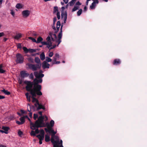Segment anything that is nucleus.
Returning a JSON list of instances; mask_svg holds the SVG:
<instances>
[{
	"label": "nucleus",
	"mask_w": 147,
	"mask_h": 147,
	"mask_svg": "<svg viewBox=\"0 0 147 147\" xmlns=\"http://www.w3.org/2000/svg\"><path fill=\"white\" fill-rule=\"evenodd\" d=\"M48 120V117L46 115L40 116L34 123L31 122V129L34 130L36 127H47V128H52L54 125V121L52 120L49 123L47 122L45 123L44 121H46Z\"/></svg>",
	"instance_id": "f257e3e1"
},
{
	"label": "nucleus",
	"mask_w": 147,
	"mask_h": 147,
	"mask_svg": "<svg viewBox=\"0 0 147 147\" xmlns=\"http://www.w3.org/2000/svg\"><path fill=\"white\" fill-rule=\"evenodd\" d=\"M42 72V71H40L39 72L35 71L34 72V75L36 78L34 80L33 82L30 81H25L24 83L27 85L26 86V90L28 91H30V93L32 90L34 89V86L36 87L38 85H40L38 84V83H40L42 82V80L41 78L44 76V74H41Z\"/></svg>",
	"instance_id": "f03ea898"
},
{
	"label": "nucleus",
	"mask_w": 147,
	"mask_h": 147,
	"mask_svg": "<svg viewBox=\"0 0 147 147\" xmlns=\"http://www.w3.org/2000/svg\"><path fill=\"white\" fill-rule=\"evenodd\" d=\"M41 89V85H38L36 87L34 86V89L31 92V94L32 95V102L34 103L35 106L38 110L40 109H45L44 107L42 105L40 104L38 102V100L34 98L36 96V94L38 95H42V93L40 91Z\"/></svg>",
	"instance_id": "7ed1b4c3"
},
{
	"label": "nucleus",
	"mask_w": 147,
	"mask_h": 147,
	"mask_svg": "<svg viewBox=\"0 0 147 147\" xmlns=\"http://www.w3.org/2000/svg\"><path fill=\"white\" fill-rule=\"evenodd\" d=\"M62 37H47V41H43L41 42L42 45H46L47 47L50 50L55 48L56 46V44L57 43V46L61 42V38Z\"/></svg>",
	"instance_id": "20e7f679"
},
{
	"label": "nucleus",
	"mask_w": 147,
	"mask_h": 147,
	"mask_svg": "<svg viewBox=\"0 0 147 147\" xmlns=\"http://www.w3.org/2000/svg\"><path fill=\"white\" fill-rule=\"evenodd\" d=\"M49 129V133H52L53 134L52 135V138L51 142L53 144V147H63L62 145V141L61 140L60 141V139L57 136L55 135L56 133V132L55 131L52 129V128H48Z\"/></svg>",
	"instance_id": "39448f33"
},
{
	"label": "nucleus",
	"mask_w": 147,
	"mask_h": 147,
	"mask_svg": "<svg viewBox=\"0 0 147 147\" xmlns=\"http://www.w3.org/2000/svg\"><path fill=\"white\" fill-rule=\"evenodd\" d=\"M27 65H28L29 68L32 69L33 71H35L38 69H40L41 65V64L34 65L31 64H28Z\"/></svg>",
	"instance_id": "423d86ee"
},
{
	"label": "nucleus",
	"mask_w": 147,
	"mask_h": 147,
	"mask_svg": "<svg viewBox=\"0 0 147 147\" xmlns=\"http://www.w3.org/2000/svg\"><path fill=\"white\" fill-rule=\"evenodd\" d=\"M17 59L16 60L17 63H22L24 61L23 56L20 54L18 53L16 55Z\"/></svg>",
	"instance_id": "0eeeda50"
},
{
	"label": "nucleus",
	"mask_w": 147,
	"mask_h": 147,
	"mask_svg": "<svg viewBox=\"0 0 147 147\" xmlns=\"http://www.w3.org/2000/svg\"><path fill=\"white\" fill-rule=\"evenodd\" d=\"M27 36H38V37H40V36L38 34L36 33V32L32 31H30L28 33L26 34Z\"/></svg>",
	"instance_id": "6e6552de"
},
{
	"label": "nucleus",
	"mask_w": 147,
	"mask_h": 147,
	"mask_svg": "<svg viewBox=\"0 0 147 147\" xmlns=\"http://www.w3.org/2000/svg\"><path fill=\"white\" fill-rule=\"evenodd\" d=\"M29 38L30 40H31L32 41L34 42H36L37 43H39L43 39L42 37H38L37 38V40L36 41L34 37H28Z\"/></svg>",
	"instance_id": "1a4fd4ad"
},
{
	"label": "nucleus",
	"mask_w": 147,
	"mask_h": 147,
	"mask_svg": "<svg viewBox=\"0 0 147 147\" xmlns=\"http://www.w3.org/2000/svg\"><path fill=\"white\" fill-rule=\"evenodd\" d=\"M30 13V11L28 10H24L22 12V15L24 17H27L29 16Z\"/></svg>",
	"instance_id": "9d476101"
},
{
	"label": "nucleus",
	"mask_w": 147,
	"mask_h": 147,
	"mask_svg": "<svg viewBox=\"0 0 147 147\" xmlns=\"http://www.w3.org/2000/svg\"><path fill=\"white\" fill-rule=\"evenodd\" d=\"M61 16L62 19H64V22L65 23L67 18V12L66 11H65V12L64 13L62 11L61 13Z\"/></svg>",
	"instance_id": "9b49d317"
},
{
	"label": "nucleus",
	"mask_w": 147,
	"mask_h": 147,
	"mask_svg": "<svg viewBox=\"0 0 147 147\" xmlns=\"http://www.w3.org/2000/svg\"><path fill=\"white\" fill-rule=\"evenodd\" d=\"M20 75L23 78L27 77L29 76V74L26 73V71H21Z\"/></svg>",
	"instance_id": "f8f14e48"
},
{
	"label": "nucleus",
	"mask_w": 147,
	"mask_h": 147,
	"mask_svg": "<svg viewBox=\"0 0 147 147\" xmlns=\"http://www.w3.org/2000/svg\"><path fill=\"white\" fill-rule=\"evenodd\" d=\"M50 64L45 61H44L42 64V67L44 69L49 68Z\"/></svg>",
	"instance_id": "ddd939ff"
},
{
	"label": "nucleus",
	"mask_w": 147,
	"mask_h": 147,
	"mask_svg": "<svg viewBox=\"0 0 147 147\" xmlns=\"http://www.w3.org/2000/svg\"><path fill=\"white\" fill-rule=\"evenodd\" d=\"M121 63V61L120 59H116L114 61L113 65H118L120 64Z\"/></svg>",
	"instance_id": "4468645a"
},
{
	"label": "nucleus",
	"mask_w": 147,
	"mask_h": 147,
	"mask_svg": "<svg viewBox=\"0 0 147 147\" xmlns=\"http://www.w3.org/2000/svg\"><path fill=\"white\" fill-rule=\"evenodd\" d=\"M2 129L3 130V131L5 132V133L6 134H8V131L9 129V128L7 127L3 126Z\"/></svg>",
	"instance_id": "2eb2a0df"
},
{
	"label": "nucleus",
	"mask_w": 147,
	"mask_h": 147,
	"mask_svg": "<svg viewBox=\"0 0 147 147\" xmlns=\"http://www.w3.org/2000/svg\"><path fill=\"white\" fill-rule=\"evenodd\" d=\"M59 58V55L58 53H56L53 57V61H55Z\"/></svg>",
	"instance_id": "dca6fc26"
},
{
	"label": "nucleus",
	"mask_w": 147,
	"mask_h": 147,
	"mask_svg": "<svg viewBox=\"0 0 147 147\" xmlns=\"http://www.w3.org/2000/svg\"><path fill=\"white\" fill-rule=\"evenodd\" d=\"M57 31H55V33L53 32H50L49 33V36H48V37H52L53 36H54V37H57L55 34V33H57Z\"/></svg>",
	"instance_id": "f3484780"
},
{
	"label": "nucleus",
	"mask_w": 147,
	"mask_h": 147,
	"mask_svg": "<svg viewBox=\"0 0 147 147\" xmlns=\"http://www.w3.org/2000/svg\"><path fill=\"white\" fill-rule=\"evenodd\" d=\"M35 61L38 64H41L40 63V60L38 57H36L35 58Z\"/></svg>",
	"instance_id": "a211bd4d"
},
{
	"label": "nucleus",
	"mask_w": 147,
	"mask_h": 147,
	"mask_svg": "<svg viewBox=\"0 0 147 147\" xmlns=\"http://www.w3.org/2000/svg\"><path fill=\"white\" fill-rule=\"evenodd\" d=\"M36 137L39 139V140H43L44 139L45 136L39 134L37 135L36 136Z\"/></svg>",
	"instance_id": "6ab92c4d"
},
{
	"label": "nucleus",
	"mask_w": 147,
	"mask_h": 147,
	"mask_svg": "<svg viewBox=\"0 0 147 147\" xmlns=\"http://www.w3.org/2000/svg\"><path fill=\"white\" fill-rule=\"evenodd\" d=\"M40 59L42 60L43 61L45 59V56L44 53H42L40 55Z\"/></svg>",
	"instance_id": "aec40b11"
},
{
	"label": "nucleus",
	"mask_w": 147,
	"mask_h": 147,
	"mask_svg": "<svg viewBox=\"0 0 147 147\" xmlns=\"http://www.w3.org/2000/svg\"><path fill=\"white\" fill-rule=\"evenodd\" d=\"M50 140V137L47 134H46L45 136V141L48 142Z\"/></svg>",
	"instance_id": "412c9836"
},
{
	"label": "nucleus",
	"mask_w": 147,
	"mask_h": 147,
	"mask_svg": "<svg viewBox=\"0 0 147 147\" xmlns=\"http://www.w3.org/2000/svg\"><path fill=\"white\" fill-rule=\"evenodd\" d=\"M96 6V4H95V2H93L91 5L90 6V8L91 9H94Z\"/></svg>",
	"instance_id": "4be33fe9"
},
{
	"label": "nucleus",
	"mask_w": 147,
	"mask_h": 147,
	"mask_svg": "<svg viewBox=\"0 0 147 147\" xmlns=\"http://www.w3.org/2000/svg\"><path fill=\"white\" fill-rule=\"evenodd\" d=\"M60 25L61 23L60 21H58L57 23V31L59 30V28Z\"/></svg>",
	"instance_id": "5701e85b"
},
{
	"label": "nucleus",
	"mask_w": 147,
	"mask_h": 147,
	"mask_svg": "<svg viewBox=\"0 0 147 147\" xmlns=\"http://www.w3.org/2000/svg\"><path fill=\"white\" fill-rule=\"evenodd\" d=\"M3 67V65L1 64L0 65V73H4L5 72V71L2 69Z\"/></svg>",
	"instance_id": "b1692460"
},
{
	"label": "nucleus",
	"mask_w": 147,
	"mask_h": 147,
	"mask_svg": "<svg viewBox=\"0 0 147 147\" xmlns=\"http://www.w3.org/2000/svg\"><path fill=\"white\" fill-rule=\"evenodd\" d=\"M25 95L26 97V98H27V100L30 102V96H29V93H26Z\"/></svg>",
	"instance_id": "393cba45"
},
{
	"label": "nucleus",
	"mask_w": 147,
	"mask_h": 147,
	"mask_svg": "<svg viewBox=\"0 0 147 147\" xmlns=\"http://www.w3.org/2000/svg\"><path fill=\"white\" fill-rule=\"evenodd\" d=\"M37 49H29V52L30 53H35L36 52Z\"/></svg>",
	"instance_id": "a878e982"
},
{
	"label": "nucleus",
	"mask_w": 147,
	"mask_h": 147,
	"mask_svg": "<svg viewBox=\"0 0 147 147\" xmlns=\"http://www.w3.org/2000/svg\"><path fill=\"white\" fill-rule=\"evenodd\" d=\"M63 26L62 25L61 26L60 28V32L59 33L58 37H62V28Z\"/></svg>",
	"instance_id": "bb28decb"
},
{
	"label": "nucleus",
	"mask_w": 147,
	"mask_h": 147,
	"mask_svg": "<svg viewBox=\"0 0 147 147\" xmlns=\"http://www.w3.org/2000/svg\"><path fill=\"white\" fill-rule=\"evenodd\" d=\"M79 8V7L78 6H74V7L72 9V12H74V11H76V10L78 9Z\"/></svg>",
	"instance_id": "cd10ccee"
},
{
	"label": "nucleus",
	"mask_w": 147,
	"mask_h": 147,
	"mask_svg": "<svg viewBox=\"0 0 147 147\" xmlns=\"http://www.w3.org/2000/svg\"><path fill=\"white\" fill-rule=\"evenodd\" d=\"M23 34H21L20 33L18 32L17 33L16 35L15 36H13V37H22V36H24V35H22Z\"/></svg>",
	"instance_id": "c85d7f7f"
},
{
	"label": "nucleus",
	"mask_w": 147,
	"mask_h": 147,
	"mask_svg": "<svg viewBox=\"0 0 147 147\" xmlns=\"http://www.w3.org/2000/svg\"><path fill=\"white\" fill-rule=\"evenodd\" d=\"M16 7L17 8L19 9L22 8V5L20 3L17 4L16 5Z\"/></svg>",
	"instance_id": "c756f323"
},
{
	"label": "nucleus",
	"mask_w": 147,
	"mask_h": 147,
	"mask_svg": "<svg viewBox=\"0 0 147 147\" xmlns=\"http://www.w3.org/2000/svg\"><path fill=\"white\" fill-rule=\"evenodd\" d=\"M45 60L47 62H51L52 60L51 58L48 57H46Z\"/></svg>",
	"instance_id": "7c9ffc66"
},
{
	"label": "nucleus",
	"mask_w": 147,
	"mask_h": 147,
	"mask_svg": "<svg viewBox=\"0 0 147 147\" xmlns=\"http://www.w3.org/2000/svg\"><path fill=\"white\" fill-rule=\"evenodd\" d=\"M82 9H80L77 12V15L78 16H80L82 14Z\"/></svg>",
	"instance_id": "2f4dec72"
},
{
	"label": "nucleus",
	"mask_w": 147,
	"mask_h": 147,
	"mask_svg": "<svg viewBox=\"0 0 147 147\" xmlns=\"http://www.w3.org/2000/svg\"><path fill=\"white\" fill-rule=\"evenodd\" d=\"M56 12H59L58 7L57 6H55L54 8L53 13H55Z\"/></svg>",
	"instance_id": "473e14b6"
},
{
	"label": "nucleus",
	"mask_w": 147,
	"mask_h": 147,
	"mask_svg": "<svg viewBox=\"0 0 147 147\" xmlns=\"http://www.w3.org/2000/svg\"><path fill=\"white\" fill-rule=\"evenodd\" d=\"M23 49L26 53H27L29 52V49H27L26 47H23Z\"/></svg>",
	"instance_id": "72a5a7b5"
},
{
	"label": "nucleus",
	"mask_w": 147,
	"mask_h": 147,
	"mask_svg": "<svg viewBox=\"0 0 147 147\" xmlns=\"http://www.w3.org/2000/svg\"><path fill=\"white\" fill-rule=\"evenodd\" d=\"M30 134L31 136H35L36 133L34 131L32 130L30 133Z\"/></svg>",
	"instance_id": "f704fd0d"
},
{
	"label": "nucleus",
	"mask_w": 147,
	"mask_h": 147,
	"mask_svg": "<svg viewBox=\"0 0 147 147\" xmlns=\"http://www.w3.org/2000/svg\"><path fill=\"white\" fill-rule=\"evenodd\" d=\"M20 120L21 122L23 123V124L25 122V119H24V117H23L20 118Z\"/></svg>",
	"instance_id": "c9c22d12"
},
{
	"label": "nucleus",
	"mask_w": 147,
	"mask_h": 147,
	"mask_svg": "<svg viewBox=\"0 0 147 147\" xmlns=\"http://www.w3.org/2000/svg\"><path fill=\"white\" fill-rule=\"evenodd\" d=\"M40 135L45 136V132L43 129H42L40 130Z\"/></svg>",
	"instance_id": "e433bc0d"
},
{
	"label": "nucleus",
	"mask_w": 147,
	"mask_h": 147,
	"mask_svg": "<svg viewBox=\"0 0 147 147\" xmlns=\"http://www.w3.org/2000/svg\"><path fill=\"white\" fill-rule=\"evenodd\" d=\"M75 3V2L74 1H73L71 0L70 2L69 3V5L70 6H73Z\"/></svg>",
	"instance_id": "4c0bfd02"
},
{
	"label": "nucleus",
	"mask_w": 147,
	"mask_h": 147,
	"mask_svg": "<svg viewBox=\"0 0 147 147\" xmlns=\"http://www.w3.org/2000/svg\"><path fill=\"white\" fill-rule=\"evenodd\" d=\"M28 61L31 63H33L34 60L32 58H28Z\"/></svg>",
	"instance_id": "58836bf2"
},
{
	"label": "nucleus",
	"mask_w": 147,
	"mask_h": 147,
	"mask_svg": "<svg viewBox=\"0 0 147 147\" xmlns=\"http://www.w3.org/2000/svg\"><path fill=\"white\" fill-rule=\"evenodd\" d=\"M24 117V119H25L26 118L28 119L29 120V121L30 122V126L31 127V122H32L30 120V119L28 118V116L27 115H26L23 117Z\"/></svg>",
	"instance_id": "ea45409f"
},
{
	"label": "nucleus",
	"mask_w": 147,
	"mask_h": 147,
	"mask_svg": "<svg viewBox=\"0 0 147 147\" xmlns=\"http://www.w3.org/2000/svg\"><path fill=\"white\" fill-rule=\"evenodd\" d=\"M60 63V62L59 61H52L53 64H59Z\"/></svg>",
	"instance_id": "a19ab883"
},
{
	"label": "nucleus",
	"mask_w": 147,
	"mask_h": 147,
	"mask_svg": "<svg viewBox=\"0 0 147 147\" xmlns=\"http://www.w3.org/2000/svg\"><path fill=\"white\" fill-rule=\"evenodd\" d=\"M57 17L58 20H59L60 19V12H57Z\"/></svg>",
	"instance_id": "79ce46f5"
},
{
	"label": "nucleus",
	"mask_w": 147,
	"mask_h": 147,
	"mask_svg": "<svg viewBox=\"0 0 147 147\" xmlns=\"http://www.w3.org/2000/svg\"><path fill=\"white\" fill-rule=\"evenodd\" d=\"M5 32H2L0 33V37H2V36H5Z\"/></svg>",
	"instance_id": "37998d69"
},
{
	"label": "nucleus",
	"mask_w": 147,
	"mask_h": 147,
	"mask_svg": "<svg viewBox=\"0 0 147 147\" xmlns=\"http://www.w3.org/2000/svg\"><path fill=\"white\" fill-rule=\"evenodd\" d=\"M38 117V115L36 114H34V120H36V119Z\"/></svg>",
	"instance_id": "c03bdc74"
},
{
	"label": "nucleus",
	"mask_w": 147,
	"mask_h": 147,
	"mask_svg": "<svg viewBox=\"0 0 147 147\" xmlns=\"http://www.w3.org/2000/svg\"><path fill=\"white\" fill-rule=\"evenodd\" d=\"M18 134L19 136H21L23 134V133L22 131L19 130L18 131Z\"/></svg>",
	"instance_id": "a18cd8bd"
},
{
	"label": "nucleus",
	"mask_w": 147,
	"mask_h": 147,
	"mask_svg": "<svg viewBox=\"0 0 147 147\" xmlns=\"http://www.w3.org/2000/svg\"><path fill=\"white\" fill-rule=\"evenodd\" d=\"M53 55V52H50L49 54V56L50 57H51Z\"/></svg>",
	"instance_id": "49530a36"
},
{
	"label": "nucleus",
	"mask_w": 147,
	"mask_h": 147,
	"mask_svg": "<svg viewBox=\"0 0 147 147\" xmlns=\"http://www.w3.org/2000/svg\"><path fill=\"white\" fill-rule=\"evenodd\" d=\"M29 77L30 79H33L34 78V75L32 73H31L30 74Z\"/></svg>",
	"instance_id": "de8ad7c7"
},
{
	"label": "nucleus",
	"mask_w": 147,
	"mask_h": 147,
	"mask_svg": "<svg viewBox=\"0 0 147 147\" xmlns=\"http://www.w3.org/2000/svg\"><path fill=\"white\" fill-rule=\"evenodd\" d=\"M38 127L37 128V127H36L34 129H35L36 128H37V129H36L35 130V133L36 134H38L39 133V130H38Z\"/></svg>",
	"instance_id": "09e8293b"
},
{
	"label": "nucleus",
	"mask_w": 147,
	"mask_h": 147,
	"mask_svg": "<svg viewBox=\"0 0 147 147\" xmlns=\"http://www.w3.org/2000/svg\"><path fill=\"white\" fill-rule=\"evenodd\" d=\"M4 93L7 95H9L10 94V92L8 91L7 90H6L5 91Z\"/></svg>",
	"instance_id": "8fccbe9b"
},
{
	"label": "nucleus",
	"mask_w": 147,
	"mask_h": 147,
	"mask_svg": "<svg viewBox=\"0 0 147 147\" xmlns=\"http://www.w3.org/2000/svg\"><path fill=\"white\" fill-rule=\"evenodd\" d=\"M17 47L18 48H21V44L20 43L18 44L17 45Z\"/></svg>",
	"instance_id": "3c124183"
},
{
	"label": "nucleus",
	"mask_w": 147,
	"mask_h": 147,
	"mask_svg": "<svg viewBox=\"0 0 147 147\" xmlns=\"http://www.w3.org/2000/svg\"><path fill=\"white\" fill-rule=\"evenodd\" d=\"M93 1L95 2V4H98L99 3V1L98 0H92Z\"/></svg>",
	"instance_id": "603ef678"
},
{
	"label": "nucleus",
	"mask_w": 147,
	"mask_h": 147,
	"mask_svg": "<svg viewBox=\"0 0 147 147\" xmlns=\"http://www.w3.org/2000/svg\"><path fill=\"white\" fill-rule=\"evenodd\" d=\"M16 123L18 125H21L23 124V123L21 122V121H17Z\"/></svg>",
	"instance_id": "864d4df0"
},
{
	"label": "nucleus",
	"mask_w": 147,
	"mask_h": 147,
	"mask_svg": "<svg viewBox=\"0 0 147 147\" xmlns=\"http://www.w3.org/2000/svg\"><path fill=\"white\" fill-rule=\"evenodd\" d=\"M45 130L46 131V132H48L49 133V129H48V128H45Z\"/></svg>",
	"instance_id": "5fc2aeb1"
},
{
	"label": "nucleus",
	"mask_w": 147,
	"mask_h": 147,
	"mask_svg": "<svg viewBox=\"0 0 147 147\" xmlns=\"http://www.w3.org/2000/svg\"><path fill=\"white\" fill-rule=\"evenodd\" d=\"M76 5H81V4L80 2L79 1H78L76 3Z\"/></svg>",
	"instance_id": "6e6d98bb"
},
{
	"label": "nucleus",
	"mask_w": 147,
	"mask_h": 147,
	"mask_svg": "<svg viewBox=\"0 0 147 147\" xmlns=\"http://www.w3.org/2000/svg\"><path fill=\"white\" fill-rule=\"evenodd\" d=\"M5 98V97L4 96H2L0 95V99H4Z\"/></svg>",
	"instance_id": "4d7b16f0"
},
{
	"label": "nucleus",
	"mask_w": 147,
	"mask_h": 147,
	"mask_svg": "<svg viewBox=\"0 0 147 147\" xmlns=\"http://www.w3.org/2000/svg\"><path fill=\"white\" fill-rule=\"evenodd\" d=\"M57 21V18L56 17H55L53 18V22H56Z\"/></svg>",
	"instance_id": "13d9d810"
},
{
	"label": "nucleus",
	"mask_w": 147,
	"mask_h": 147,
	"mask_svg": "<svg viewBox=\"0 0 147 147\" xmlns=\"http://www.w3.org/2000/svg\"><path fill=\"white\" fill-rule=\"evenodd\" d=\"M21 112L22 114H24L26 113V111H24V110H21Z\"/></svg>",
	"instance_id": "bf43d9fd"
},
{
	"label": "nucleus",
	"mask_w": 147,
	"mask_h": 147,
	"mask_svg": "<svg viewBox=\"0 0 147 147\" xmlns=\"http://www.w3.org/2000/svg\"><path fill=\"white\" fill-rule=\"evenodd\" d=\"M63 1L65 4H67L68 3L69 0H63Z\"/></svg>",
	"instance_id": "052dcab7"
},
{
	"label": "nucleus",
	"mask_w": 147,
	"mask_h": 147,
	"mask_svg": "<svg viewBox=\"0 0 147 147\" xmlns=\"http://www.w3.org/2000/svg\"><path fill=\"white\" fill-rule=\"evenodd\" d=\"M11 14L13 16L14 15V12L13 11H12L11 12Z\"/></svg>",
	"instance_id": "680f3d73"
},
{
	"label": "nucleus",
	"mask_w": 147,
	"mask_h": 147,
	"mask_svg": "<svg viewBox=\"0 0 147 147\" xmlns=\"http://www.w3.org/2000/svg\"><path fill=\"white\" fill-rule=\"evenodd\" d=\"M84 10L85 11L87 10V8L86 6H85L84 8Z\"/></svg>",
	"instance_id": "e2e57ef3"
},
{
	"label": "nucleus",
	"mask_w": 147,
	"mask_h": 147,
	"mask_svg": "<svg viewBox=\"0 0 147 147\" xmlns=\"http://www.w3.org/2000/svg\"><path fill=\"white\" fill-rule=\"evenodd\" d=\"M52 28L54 30H56V28L55 27V25H53Z\"/></svg>",
	"instance_id": "0e129e2a"
},
{
	"label": "nucleus",
	"mask_w": 147,
	"mask_h": 147,
	"mask_svg": "<svg viewBox=\"0 0 147 147\" xmlns=\"http://www.w3.org/2000/svg\"><path fill=\"white\" fill-rule=\"evenodd\" d=\"M7 40V38L6 37H4V39H3V40L4 41H6Z\"/></svg>",
	"instance_id": "69168bd1"
},
{
	"label": "nucleus",
	"mask_w": 147,
	"mask_h": 147,
	"mask_svg": "<svg viewBox=\"0 0 147 147\" xmlns=\"http://www.w3.org/2000/svg\"><path fill=\"white\" fill-rule=\"evenodd\" d=\"M65 9V7L64 6H63L61 7V9H62V11H63L64 9Z\"/></svg>",
	"instance_id": "338daca9"
},
{
	"label": "nucleus",
	"mask_w": 147,
	"mask_h": 147,
	"mask_svg": "<svg viewBox=\"0 0 147 147\" xmlns=\"http://www.w3.org/2000/svg\"><path fill=\"white\" fill-rule=\"evenodd\" d=\"M0 147H6L5 146H4L2 144L0 145Z\"/></svg>",
	"instance_id": "774afa93"
}]
</instances>
